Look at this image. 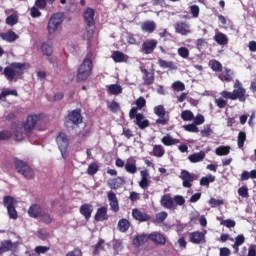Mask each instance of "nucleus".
<instances>
[{
	"label": "nucleus",
	"instance_id": "obj_1",
	"mask_svg": "<svg viewBox=\"0 0 256 256\" xmlns=\"http://www.w3.org/2000/svg\"><path fill=\"white\" fill-rule=\"evenodd\" d=\"M233 92L227 91V90H223L220 95L224 98V99H230L231 101H240V103H245L247 101V90L243 87V84L241 83V81H239V79L235 80V83L233 85Z\"/></svg>",
	"mask_w": 256,
	"mask_h": 256
},
{
	"label": "nucleus",
	"instance_id": "obj_2",
	"mask_svg": "<svg viewBox=\"0 0 256 256\" xmlns=\"http://www.w3.org/2000/svg\"><path fill=\"white\" fill-rule=\"evenodd\" d=\"M29 69V64L21 62H12L10 66L4 68L3 75L8 81H13L15 77H22L25 70Z\"/></svg>",
	"mask_w": 256,
	"mask_h": 256
},
{
	"label": "nucleus",
	"instance_id": "obj_3",
	"mask_svg": "<svg viewBox=\"0 0 256 256\" xmlns=\"http://www.w3.org/2000/svg\"><path fill=\"white\" fill-rule=\"evenodd\" d=\"M92 73L93 60L87 55L77 70L76 81L78 83H83V81H87L89 77H91Z\"/></svg>",
	"mask_w": 256,
	"mask_h": 256
},
{
	"label": "nucleus",
	"instance_id": "obj_4",
	"mask_svg": "<svg viewBox=\"0 0 256 256\" xmlns=\"http://www.w3.org/2000/svg\"><path fill=\"white\" fill-rule=\"evenodd\" d=\"M83 123V115H81V109L77 108L72 111H68L67 116L64 120V125L69 129V127H73L71 125H81Z\"/></svg>",
	"mask_w": 256,
	"mask_h": 256
},
{
	"label": "nucleus",
	"instance_id": "obj_5",
	"mask_svg": "<svg viewBox=\"0 0 256 256\" xmlns=\"http://www.w3.org/2000/svg\"><path fill=\"white\" fill-rule=\"evenodd\" d=\"M63 21H65V16H63V13H54L50 17L48 24H47V31L49 35H53V33H56L59 27L63 24Z\"/></svg>",
	"mask_w": 256,
	"mask_h": 256
},
{
	"label": "nucleus",
	"instance_id": "obj_6",
	"mask_svg": "<svg viewBox=\"0 0 256 256\" xmlns=\"http://www.w3.org/2000/svg\"><path fill=\"white\" fill-rule=\"evenodd\" d=\"M84 21L87 25V33L90 37H93L95 33V10L93 8H86L83 14Z\"/></svg>",
	"mask_w": 256,
	"mask_h": 256
},
{
	"label": "nucleus",
	"instance_id": "obj_7",
	"mask_svg": "<svg viewBox=\"0 0 256 256\" xmlns=\"http://www.w3.org/2000/svg\"><path fill=\"white\" fill-rule=\"evenodd\" d=\"M16 169L26 179H33L35 177V170L24 161H18L16 163Z\"/></svg>",
	"mask_w": 256,
	"mask_h": 256
},
{
	"label": "nucleus",
	"instance_id": "obj_8",
	"mask_svg": "<svg viewBox=\"0 0 256 256\" xmlns=\"http://www.w3.org/2000/svg\"><path fill=\"white\" fill-rule=\"evenodd\" d=\"M41 119H43V114L29 115L24 123L25 133H32L35 129V125H37Z\"/></svg>",
	"mask_w": 256,
	"mask_h": 256
},
{
	"label": "nucleus",
	"instance_id": "obj_9",
	"mask_svg": "<svg viewBox=\"0 0 256 256\" xmlns=\"http://www.w3.org/2000/svg\"><path fill=\"white\" fill-rule=\"evenodd\" d=\"M154 113L157 115V117H159L158 119H156V125L165 126L169 124V118L165 117V115H167V110H165V106L158 105L154 107Z\"/></svg>",
	"mask_w": 256,
	"mask_h": 256
},
{
	"label": "nucleus",
	"instance_id": "obj_10",
	"mask_svg": "<svg viewBox=\"0 0 256 256\" xmlns=\"http://www.w3.org/2000/svg\"><path fill=\"white\" fill-rule=\"evenodd\" d=\"M56 143L63 155L67 152V149L69 147V137L67 136V134L60 132L56 137Z\"/></svg>",
	"mask_w": 256,
	"mask_h": 256
},
{
	"label": "nucleus",
	"instance_id": "obj_11",
	"mask_svg": "<svg viewBox=\"0 0 256 256\" xmlns=\"http://www.w3.org/2000/svg\"><path fill=\"white\" fill-rule=\"evenodd\" d=\"M180 179H182L183 187L190 188L193 186V182L197 179V175L189 173L187 170H182L180 174Z\"/></svg>",
	"mask_w": 256,
	"mask_h": 256
},
{
	"label": "nucleus",
	"instance_id": "obj_12",
	"mask_svg": "<svg viewBox=\"0 0 256 256\" xmlns=\"http://www.w3.org/2000/svg\"><path fill=\"white\" fill-rule=\"evenodd\" d=\"M158 41L155 39L145 40L142 44L141 51L144 55H151L155 49H157Z\"/></svg>",
	"mask_w": 256,
	"mask_h": 256
},
{
	"label": "nucleus",
	"instance_id": "obj_13",
	"mask_svg": "<svg viewBox=\"0 0 256 256\" xmlns=\"http://www.w3.org/2000/svg\"><path fill=\"white\" fill-rule=\"evenodd\" d=\"M130 119H135L134 123L139 127V129H147L149 127L150 122L148 119H145V115L143 114H129Z\"/></svg>",
	"mask_w": 256,
	"mask_h": 256
},
{
	"label": "nucleus",
	"instance_id": "obj_14",
	"mask_svg": "<svg viewBox=\"0 0 256 256\" xmlns=\"http://www.w3.org/2000/svg\"><path fill=\"white\" fill-rule=\"evenodd\" d=\"M175 31L180 35L187 36L191 34V25L185 21H180L175 24Z\"/></svg>",
	"mask_w": 256,
	"mask_h": 256
},
{
	"label": "nucleus",
	"instance_id": "obj_15",
	"mask_svg": "<svg viewBox=\"0 0 256 256\" xmlns=\"http://www.w3.org/2000/svg\"><path fill=\"white\" fill-rule=\"evenodd\" d=\"M135 107H132L129 111V115H137L139 114L138 111H141L143 107L147 106V100L143 96H140L139 98L136 99L135 101Z\"/></svg>",
	"mask_w": 256,
	"mask_h": 256
},
{
	"label": "nucleus",
	"instance_id": "obj_16",
	"mask_svg": "<svg viewBox=\"0 0 256 256\" xmlns=\"http://www.w3.org/2000/svg\"><path fill=\"white\" fill-rule=\"evenodd\" d=\"M141 73H143L142 79L144 81V85H153L155 83V72L149 71L145 68H141Z\"/></svg>",
	"mask_w": 256,
	"mask_h": 256
},
{
	"label": "nucleus",
	"instance_id": "obj_17",
	"mask_svg": "<svg viewBox=\"0 0 256 256\" xmlns=\"http://www.w3.org/2000/svg\"><path fill=\"white\" fill-rule=\"evenodd\" d=\"M160 205L164 207V209H176L175 202L170 194L161 197Z\"/></svg>",
	"mask_w": 256,
	"mask_h": 256
},
{
	"label": "nucleus",
	"instance_id": "obj_18",
	"mask_svg": "<svg viewBox=\"0 0 256 256\" xmlns=\"http://www.w3.org/2000/svg\"><path fill=\"white\" fill-rule=\"evenodd\" d=\"M0 38L7 43H15L19 39V35L13 30H8L7 32L0 33Z\"/></svg>",
	"mask_w": 256,
	"mask_h": 256
},
{
	"label": "nucleus",
	"instance_id": "obj_19",
	"mask_svg": "<svg viewBox=\"0 0 256 256\" xmlns=\"http://www.w3.org/2000/svg\"><path fill=\"white\" fill-rule=\"evenodd\" d=\"M234 77L235 72L229 68H225L224 71H221L218 75V79H220V81H225L226 83H231Z\"/></svg>",
	"mask_w": 256,
	"mask_h": 256
},
{
	"label": "nucleus",
	"instance_id": "obj_20",
	"mask_svg": "<svg viewBox=\"0 0 256 256\" xmlns=\"http://www.w3.org/2000/svg\"><path fill=\"white\" fill-rule=\"evenodd\" d=\"M206 233H207V231H205V232H197V231L192 232L189 235V239H190L191 243H195V244L204 243Z\"/></svg>",
	"mask_w": 256,
	"mask_h": 256
},
{
	"label": "nucleus",
	"instance_id": "obj_21",
	"mask_svg": "<svg viewBox=\"0 0 256 256\" xmlns=\"http://www.w3.org/2000/svg\"><path fill=\"white\" fill-rule=\"evenodd\" d=\"M107 197L111 210L114 211V213H117V211H119V201L117 200V196L114 192H108Z\"/></svg>",
	"mask_w": 256,
	"mask_h": 256
},
{
	"label": "nucleus",
	"instance_id": "obj_22",
	"mask_svg": "<svg viewBox=\"0 0 256 256\" xmlns=\"http://www.w3.org/2000/svg\"><path fill=\"white\" fill-rule=\"evenodd\" d=\"M141 29L142 31H144V33H153L156 29H157V24L155 23V21H144L141 24Z\"/></svg>",
	"mask_w": 256,
	"mask_h": 256
},
{
	"label": "nucleus",
	"instance_id": "obj_23",
	"mask_svg": "<svg viewBox=\"0 0 256 256\" xmlns=\"http://www.w3.org/2000/svg\"><path fill=\"white\" fill-rule=\"evenodd\" d=\"M149 236H150V241H153L157 245H165L167 241L165 236L159 232H153Z\"/></svg>",
	"mask_w": 256,
	"mask_h": 256
},
{
	"label": "nucleus",
	"instance_id": "obj_24",
	"mask_svg": "<svg viewBox=\"0 0 256 256\" xmlns=\"http://www.w3.org/2000/svg\"><path fill=\"white\" fill-rule=\"evenodd\" d=\"M149 240H150L149 235L140 234L133 239L132 243L135 247H141V245H145V243H147V241Z\"/></svg>",
	"mask_w": 256,
	"mask_h": 256
},
{
	"label": "nucleus",
	"instance_id": "obj_25",
	"mask_svg": "<svg viewBox=\"0 0 256 256\" xmlns=\"http://www.w3.org/2000/svg\"><path fill=\"white\" fill-rule=\"evenodd\" d=\"M80 213L85 217L87 221L91 219V214L93 213V205L91 204H84L80 207Z\"/></svg>",
	"mask_w": 256,
	"mask_h": 256
},
{
	"label": "nucleus",
	"instance_id": "obj_26",
	"mask_svg": "<svg viewBox=\"0 0 256 256\" xmlns=\"http://www.w3.org/2000/svg\"><path fill=\"white\" fill-rule=\"evenodd\" d=\"M29 217L37 219L41 215V206L39 204H32L28 209Z\"/></svg>",
	"mask_w": 256,
	"mask_h": 256
},
{
	"label": "nucleus",
	"instance_id": "obj_27",
	"mask_svg": "<svg viewBox=\"0 0 256 256\" xmlns=\"http://www.w3.org/2000/svg\"><path fill=\"white\" fill-rule=\"evenodd\" d=\"M132 217L136 219V221H149L150 217L149 215L141 212L139 209H133L132 210Z\"/></svg>",
	"mask_w": 256,
	"mask_h": 256
},
{
	"label": "nucleus",
	"instance_id": "obj_28",
	"mask_svg": "<svg viewBox=\"0 0 256 256\" xmlns=\"http://www.w3.org/2000/svg\"><path fill=\"white\" fill-rule=\"evenodd\" d=\"M109 216L107 215V207H101L97 210L95 214L96 221H107Z\"/></svg>",
	"mask_w": 256,
	"mask_h": 256
},
{
	"label": "nucleus",
	"instance_id": "obj_29",
	"mask_svg": "<svg viewBox=\"0 0 256 256\" xmlns=\"http://www.w3.org/2000/svg\"><path fill=\"white\" fill-rule=\"evenodd\" d=\"M162 143L166 147H171L172 145H178V143H181V141L171 137V135H166L162 138Z\"/></svg>",
	"mask_w": 256,
	"mask_h": 256
},
{
	"label": "nucleus",
	"instance_id": "obj_30",
	"mask_svg": "<svg viewBox=\"0 0 256 256\" xmlns=\"http://www.w3.org/2000/svg\"><path fill=\"white\" fill-rule=\"evenodd\" d=\"M41 51H42L43 55H45L46 57H51V55H53V44L44 42L41 45Z\"/></svg>",
	"mask_w": 256,
	"mask_h": 256
},
{
	"label": "nucleus",
	"instance_id": "obj_31",
	"mask_svg": "<svg viewBox=\"0 0 256 256\" xmlns=\"http://www.w3.org/2000/svg\"><path fill=\"white\" fill-rule=\"evenodd\" d=\"M243 243H245V236L243 234H239L236 238H235V242L232 245L235 253H239V247H241V245H243Z\"/></svg>",
	"mask_w": 256,
	"mask_h": 256
},
{
	"label": "nucleus",
	"instance_id": "obj_32",
	"mask_svg": "<svg viewBox=\"0 0 256 256\" xmlns=\"http://www.w3.org/2000/svg\"><path fill=\"white\" fill-rule=\"evenodd\" d=\"M142 179L139 183L141 189H147L149 187V173L146 170L141 171Z\"/></svg>",
	"mask_w": 256,
	"mask_h": 256
},
{
	"label": "nucleus",
	"instance_id": "obj_33",
	"mask_svg": "<svg viewBox=\"0 0 256 256\" xmlns=\"http://www.w3.org/2000/svg\"><path fill=\"white\" fill-rule=\"evenodd\" d=\"M123 183H125L123 178L118 177V178H114V179L110 180L108 182V185H109L110 189H119V187H121V185H123Z\"/></svg>",
	"mask_w": 256,
	"mask_h": 256
},
{
	"label": "nucleus",
	"instance_id": "obj_34",
	"mask_svg": "<svg viewBox=\"0 0 256 256\" xmlns=\"http://www.w3.org/2000/svg\"><path fill=\"white\" fill-rule=\"evenodd\" d=\"M214 40L218 45H227V43H229V39H227V35L221 32L214 36Z\"/></svg>",
	"mask_w": 256,
	"mask_h": 256
},
{
	"label": "nucleus",
	"instance_id": "obj_35",
	"mask_svg": "<svg viewBox=\"0 0 256 256\" xmlns=\"http://www.w3.org/2000/svg\"><path fill=\"white\" fill-rule=\"evenodd\" d=\"M209 66L212 71H215L216 73H221V71H223V64L217 60H210Z\"/></svg>",
	"mask_w": 256,
	"mask_h": 256
},
{
	"label": "nucleus",
	"instance_id": "obj_36",
	"mask_svg": "<svg viewBox=\"0 0 256 256\" xmlns=\"http://www.w3.org/2000/svg\"><path fill=\"white\" fill-rule=\"evenodd\" d=\"M111 57L115 63H123L125 61V54L121 51H114Z\"/></svg>",
	"mask_w": 256,
	"mask_h": 256
},
{
	"label": "nucleus",
	"instance_id": "obj_37",
	"mask_svg": "<svg viewBox=\"0 0 256 256\" xmlns=\"http://www.w3.org/2000/svg\"><path fill=\"white\" fill-rule=\"evenodd\" d=\"M5 23L6 25L13 27L14 25H17V23H19V16H17V14H12L10 16H7Z\"/></svg>",
	"mask_w": 256,
	"mask_h": 256
},
{
	"label": "nucleus",
	"instance_id": "obj_38",
	"mask_svg": "<svg viewBox=\"0 0 256 256\" xmlns=\"http://www.w3.org/2000/svg\"><path fill=\"white\" fill-rule=\"evenodd\" d=\"M122 91L123 88H121V86L117 84H111L110 86H108V92L110 93V95H119L122 93Z\"/></svg>",
	"mask_w": 256,
	"mask_h": 256
},
{
	"label": "nucleus",
	"instance_id": "obj_39",
	"mask_svg": "<svg viewBox=\"0 0 256 256\" xmlns=\"http://www.w3.org/2000/svg\"><path fill=\"white\" fill-rule=\"evenodd\" d=\"M130 226L131 224L128 222L127 219H122L118 222V229L122 233H125V231H128Z\"/></svg>",
	"mask_w": 256,
	"mask_h": 256
},
{
	"label": "nucleus",
	"instance_id": "obj_40",
	"mask_svg": "<svg viewBox=\"0 0 256 256\" xmlns=\"http://www.w3.org/2000/svg\"><path fill=\"white\" fill-rule=\"evenodd\" d=\"M181 119L184 121H193L195 114H193L191 110H184L181 112Z\"/></svg>",
	"mask_w": 256,
	"mask_h": 256
},
{
	"label": "nucleus",
	"instance_id": "obj_41",
	"mask_svg": "<svg viewBox=\"0 0 256 256\" xmlns=\"http://www.w3.org/2000/svg\"><path fill=\"white\" fill-rule=\"evenodd\" d=\"M189 161H203L205 159V152L200 151L198 153H194L188 157Z\"/></svg>",
	"mask_w": 256,
	"mask_h": 256
},
{
	"label": "nucleus",
	"instance_id": "obj_42",
	"mask_svg": "<svg viewBox=\"0 0 256 256\" xmlns=\"http://www.w3.org/2000/svg\"><path fill=\"white\" fill-rule=\"evenodd\" d=\"M215 181V176L213 175H207L200 180V185L203 187H208L209 183H213Z\"/></svg>",
	"mask_w": 256,
	"mask_h": 256
},
{
	"label": "nucleus",
	"instance_id": "obj_43",
	"mask_svg": "<svg viewBox=\"0 0 256 256\" xmlns=\"http://www.w3.org/2000/svg\"><path fill=\"white\" fill-rule=\"evenodd\" d=\"M4 205H5L6 209L15 207V205H17V200H15V198H13V197L6 196V197H4Z\"/></svg>",
	"mask_w": 256,
	"mask_h": 256
},
{
	"label": "nucleus",
	"instance_id": "obj_44",
	"mask_svg": "<svg viewBox=\"0 0 256 256\" xmlns=\"http://www.w3.org/2000/svg\"><path fill=\"white\" fill-rule=\"evenodd\" d=\"M247 140V134L244 131H240L238 134V147L241 149L245 145V141Z\"/></svg>",
	"mask_w": 256,
	"mask_h": 256
},
{
	"label": "nucleus",
	"instance_id": "obj_45",
	"mask_svg": "<svg viewBox=\"0 0 256 256\" xmlns=\"http://www.w3.org/2000/svg\"><path fill=\"white\" fill-rule=\"evenodd\" d=\"M230 151H231V147L220 146L216 149V155H219V156L229 155Z\"/></svg>",
	"mask_w": 256,
	"mask_h": 256
},
{
	"label": "nucleus",
	"instance_id": "obj_46",
	"mask_svg": "<svg viewBox=\"0 0 256 256\" xmlns=\"http://www.w3.org/2000/svg\"><path fill=\"white\" fill-rule=\"evenodd\" d=\"M177 53L182 59H189V48L182 46L178 48Z\"/></svg>",
	"mask_w": 256,
	"mask_h": 256
},
{
	"label": "nucleus",
	"instance_id": "obj_47",
	"mask_svg": "<svg viewBox=\"0 0 256 256\" xmlns=\"http://www.w3.org/2000/svg\"><path fill=\"white\" fill-rule=\"evenodd\" d=\"M183 129L188 131V133H199V127H197L194 122L188 125H184Z\"/></svg>",
	"mask_w": 256,
	"mask_h": 256
},
{
	"label": "nucleus",
	"instance_id": "obj_48",
	"mask_svg": "<svg viewBox=\"0 0 256 256\" xmlns=\"http://www.w3.org/2000/svg\"><path fill=\"white\" fill-rule=\"evenodd\" d=\"M11 247H13V243H11V241L2 242L0 247V254L7 253V251H10Z\"/></svg>",
	"mask_w": 256,
	"mask_h": 256
},
{
	"label": "nucleus",
	"instance_id": "obj_49",
	"mask_svg": "<svg viewBox=\"0 0 256 256\" xmlns=\"http://www.w3.org/2000/svg\"><path fill=\"white\" fill-rule=\"evenodd\" d=\"M153 154L155 155V157H163V155H165V150L163 149V146H154Z\"/></svg>",
	"mask_w": 256,
	"mask_h": 256
},
{
	"label": "nucleus",
	"instance_id": "obj_50",
	"mask_svg": "<svg viewBox=\"0 0 256 256\" xmlns=\"http://www.w3.org/2000/svg\"><path fill=\"white\" fill-rule=\"evenodd\" d=\"M40 219L42 223H46L47 225L53 222V217H51V214L49 213L40 214Z\"/></svg>",
	"mask_w": 256,
	"mask_h": 256
},
{
	"label": "nucleus",
	"instance_id": "obj_51",
	"mask_svg": "<svg viewBox=\"0 0 256 256\" xmlns=\"http://www.w3.org/2000/svg\"><path fill=\"white\" fill-rule=\"evenodd\" d=\"M172 89L177 92H181L185 89V84L181 81H175L172 84Z\"/></svg>",
	"mask_w": 256,
	"mask_h": 256
},
{
	"label": "nucleus",
	"instance_id": "obj_52",
	"mask_svg": "<svg viewBox=\"0 0 256 256\" xmlns=\"http://www.w3.org/2000/svg\"><path fill=\"white\" fill-rule=\"evenodd\" d=\"M201 137H211L213 135V129H211V126L207 125L200 131Z\"/></svg>",
	"mask_w": 256,
	"mask_h": 256
},
{
	"label": "nucleus",
	"instance_id": "obj_53",
	"mask_svg": "<svg viewBox=\"0 0 256 256\" xmlns=\"http://www.w3.org/2000/svg\"><path fill=\"white\" fill-rule=\"evenodd\" d=\"M99 171V166L97 165V163L92 162L89 167H88V175H95V173H97Z\"/></svg>",
	"mask_w": 256,
	"mask_h": 256
},
{
	"label": "nucleus",
	"instance_id": "obj_54",
	"mask_svg": "<svg viewBox=\"0 0 256 256\" xmlns=\"http://www.w3.org/2000/svg\"><path fill=\"white\" fill-rule=\"evenodd\" d=\"M109 109L112 113H118V111H121V106L119 105V102L112 101L110 103Z\"/></svg>",
	"mask_w": 256,
	"mask_h": 256
},
{
	"label": "nucleus",
	"instance_id": "obj_55",
	"mask_svg": "<svg viewBox=\"0 0 256 256\" xmlns=\"http://www.w3.org/2000/svg\"><path fill=\"white\" fill-rule=\"evenodd\" d=\"M11 137H13L11 131L5 130L0 132V141H7L8 139H11Z\"/></svg>",
	"mask_w": 256,
	"mask_h": 256
},
{
	"label": "nucleus",
	"instance_id": "obj_56",
	"mask_svg": "<svg viewBox=\"0 0 256 256\" xmlns=\"http://www.w3.org/2000/svg\"><path fill=\"white\" fill-rule=\"evenodd\" d=\"M238 195H240V197H243L244 199H247V197H249V189L247 188V186H242L238 189Z\"/></svg>",
	"mask_w": 256,
	"mask_h": 256
},
{
	"label": "nucleus",
	"instance_id": "obj_57",
	"mask_svg": "<svg viewBox=\"0 0 256 256\" xmlns=\"http://www.w3.org/2000/svg\"><path fill=\"white\" fill-rule=\"evenodd\" d=\"M200 11L201 10L199 9V7L196 4L190 6V13H191L192 17H194V19H197V17H199Z\"/></svg>",
	"mask_w": 256,
	"mask_h": 256
},
{
	"label": "nucleus",
	"instance_id": "obj_58",
	"mask_svg": "<svg viewBox=\"0 0 256 256\" xmlns=\"http://www.w3.org/2000/svg\"><path fill=\"white\" fill-rule=\"evenodd\" d=\"M215 103L219 109H225V107H227V100L223 99L222 97L216 98Z\"/></svg>",
	"mask_w": 256,
	"mask_h": 256
},
{
	"label": "nucleus",
	"instance_id": "obj_59",
	"mask_svg": "<svg viewBox=\"0 0 256 256\" xmlns=\"http://www.w3.org/2000/svg\"><path fill=\"white\" fill-rule=\"evenodd\" d=\"M192 121L196 125H203V123H205V116H203V114H197Z\"/></svg>",
	"mask_w": 256,
	"mask_h": 256
},
{
	"label": "nucleus",
	"instance_id": "obj_60",
	"mask_svg": "<svg viewBox=\"0 0 256 256\" xmlns=\"http://www.w3.org/2000/svg\"><path fill=\"white\" fill-rule=\"evenodd\" d=\"M125 169L128 171V173H137V166L133 162H128L125 165Z\"/></svg>",
	"mask_w": 256,
	"mask_h": 256
},
{
	"label": "nucleus",
	"instance_id": "obj_61",
	"mask_svg": "<svg viewBox=\"0 0 256 256\" xmlns=\"http://www.w3.org/2000/svg\"><path fill=\"white\" fill-rule=\"evenodd\" d=\"M167 217H168L167 212L162 211V212L156 214V221H157V223H163V221H165V219H167Z\"/></svg>",
	"mask_w": 256,
	"mask_h": 256
},
{
	"label": "nucleus",
	"instance_id": "obj_62",
	"mask_svg": "<svg viewBox=\"0 0 256 256\" xmlns=\"http://www.w3.org/2000/svg\"><path fill=\"white\" fill-rule=\"evenodd\" d=\"M220 225H224V227H227L228 229H231L233 227H235L236 223L234 220L231 219H227V220H223Z\"/></svg>",
	"mask_w": 256,
	"mask_h": 256
},
{
	"label": "nucleus",
	"instance_id": "obj_63",
	"mask_svg": "<svg viewBox=\"0 0 256 256\" xmlns=\"http://www.w3.org/2000/svg\"><path fill=\"white\" fill-rule=\"evenodd\" d=\"M208 203L211 207H219V205L224 204L223 200L215 199V198H211Z\"/></svg>",
	"mask_w": 256,
	"mask_h": 256
},
{
	"label": "nucleus",
	"instance_id": "obj_64",
	"mask_svg": "<svg viewBox=\"0 0 256 256\" xmlns=\"http://www.w3.org/2000/svg\"><path fill=\"white\" fill-rule=\"evenodd\" d=\"M247 256H256V245L255 244H251L249 246Z\"/></svg>",
	"mask_w": 256,
	"mask_h": 256
}]
</instances>
